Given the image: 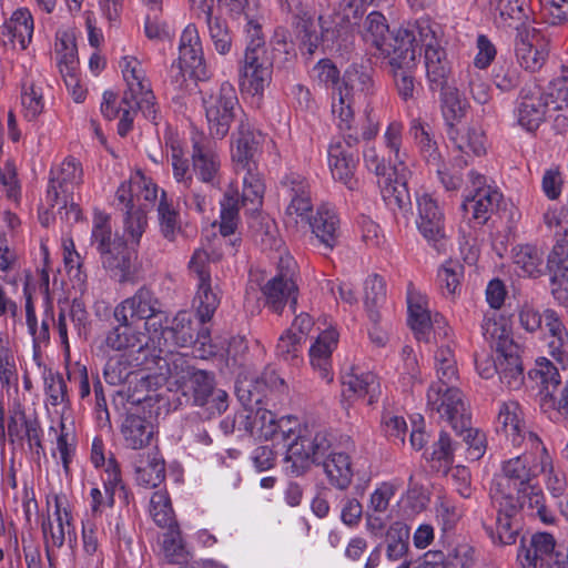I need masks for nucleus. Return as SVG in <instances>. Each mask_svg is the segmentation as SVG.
Returning a JSON list of instances; mask_svg holds the SVG:
<instances>
[{"label":"nucleus","mask_w":568,"mask_h":568,"mask_svg":"<svg viewBox=\"0 0 568 568\" xmlns=\"http://www.w3.org/2000/svg\"><path fill=\"white\" fill-rule=\"evenodd\" d=\"M252 436L258 438L278 439L281 438L285 446L292 443L298 433H295L291 425L292 420L290 417H282L276 419L274 413L262 407L261 405H252Z\"/></svg>","instance_id":"23"},{"label":"nucleus","mask_w":568,"mask_h":568,"mask_svg":"<svg viewBox=\"0 0 568 568\" xmlns=\"http://www.w3.org/2000/svg\"><path fill=\"white\" fill-rule=\"evenodd\" d=\"M82 174L81 164L73 158L65 159L58 170H52L45 197L48 205L67 209L75 186L82 182Z\"/></svg>","instance_id":"18"},{"label":"nucleus","mask_w":568,"mask_h":568,"mask_svg":"<svg viewBox=\"0 0 568 568\" xmlns=\"http://www.w3.org/2000/svg\"><path fill=\"white\" fill-rule=\"evenodd\" d=\"M458 444L453 442L450 435L446 432H440L438 439L433 444L429 454V460L434 463L433 467L437 469L448 468L454 464L455 452Z\"/></svg>","instance_id":"61"},{"label":"nucleus","mask_w":568,"mask_h":568,"mask_svg":"<svg viewBox=\"0 0 568 568\" xmlns=\"http://www.w3.org/2000/svg\"><path fill=\"white\" fill-rule=\"evenodd\" d=\"M427 408L437 413L453 427L467 424L470 413L457 385L430 384L427 390Z\"/></svg>","instance_id":"14"},{"label":"nucleus","mask_w":568,"mask_h":568,"mask_svg":"<svg viewBox=\"0 0 568 568\" xmlns=\"http://www.w3.org/2000/svg\"><path fill=\"white\" fill-rule=\"evenodd\" d=\"M493 507L497 511L495 527L484 525L487 535L494 544L511 545L516 541L518 528L514 526L513 518L518 513V501L514 500V509H508L500 501L491 500Z\"/></svg>","instance_id":"39"},{"label":"nucleus","mask_w":568,"mask_h":568,"mask_svg":"<svg viewBox=\"0 0 568 568\" xmlns=\"http://www.w3.org/2000/svg\"><path fill=\"white\" fill-rule=\"evenodd\" d=\"M120 67L128 84V90L122 97V104H130L131 100L136 99V91H141L144 85H149V82L145 80L144 70L136 58L124 57Z\"/></svg>","instance_id":"51"},{"label":"nucleus","mask_w":568,"mask_h":568,"mask_svg":"<svg viewBox=\"0 0 568 568\" xmlns=\"http://www.w3.org/2000/svg\"><path fill=\"white\" fill-rule=\"evenodd\" d=\"M133 465L135 480L140 486L155 488L165 478V464L158 453L139 455Z\"/></svg>","instance_id":"44"},{"label":"nucleus","mask_w":568,"mask_h":568,"mask_svg":"<svg viewBox=\"0 0 568 568\" xmlns=\"http://www.w3.org/2000/svg\"><path fill=\"white\" fill-rule=\"evenodd\" d=\"M384 144L385 148L389 151L390 154L394 155L393 160V171L397 172L398 170L407 171V166L405 164L406 161V152L402 151V142H403V125L397 121H393L388 124L385 133H384Z\"/></svg>","instance_id":"58"},{"label":"nucleus","mask_w":568,"mask_h":568,"mask_svg":"<svg viewBox=\"0 0 568 568\" xmlns=\"http://www.w3.org/2000/svg\"><path fill=\"white\" fill-rule=\"evenodd\" d=\"M497 432H503L514 446L526 445L527 448L541 452L542 467L549 465L550 455L537 434L529 430L521 406L515 400L499 404L496 419Z\"/></svg>","instance_id":"9"},{"label":"nucleus","mask_w":568,"mask_h":568,"mask_svg":"<svg viewBox=\"0 0 568 568\" xmlns=\"http://www.w3.org/2000/svg\"><path fill=\"white\" fill-rule=\"evenodd\" d=\"M273 63L267 53L245 50L241 68V87L252 95L263 94L272 80Z\"/></svg>","instance_id":"21"},{"label":"nucleus","mask_w":568,"mask_h":568,"mask_svg":"<svg viewBox=\"0 0 568 568\" xmlns=\"http://www.w3.org/2000/svg\"><path fill=\"white\" fill-rule=\"evenodd\" d=\"M416 226L422 236L436 245L445 237V214L443 207L429 193L416 194Z\"/></svg>","instance_id":"20"},{"label":"nucleus","mask_w":568,"mask_h":568,"mask_svg":"<svg viewBox=\"0 0 568 568\" xmlns=\"http://www.w3.org/2000/svg\"><path fill=\"white\" fill-rule=\"evenodd\" d=\"M549 465L542 467L541 452L526 447V452L509 458L501 464L500 474L496 475L491 487V500L500 501L508 509H514V494L524 493L540 473H545Z\"/></svg>","instance_id":"5"},{"label":"nucleus","mask_w":568,"mask_h":568,"mask_svg":"<svg viewBox=\"0 0 568 568\" xmlns=\"http://www.w3.org/2000/svg\"><path fill=\"white\" fill-rule=\"evenodd\" d=\"M549 99V93L545 95L537 87L523 89L516 108L518 124L528 132L536 131L545 121Z\"/></svg>","instance_id":"26"},{"label":"nucleus","mask_w":568,"mask_h":568,"mask_svg":"<svg viewBox=\"0 0 568 568\" xmlns=\"http://www.w3.org/2000/svg\"><path fill=\"white\" fill-rule=\"evenodd\" d=\"M220 204V234L229 253L235 254L242 242L241 236L235 233L239 221V199L235 194L226 192Z\"/></svg>","instance_id":"37"},{"label":"nucleus","mask_w":568,"mask_h":568,"mask_svg":"<svg viewBox=\"0 0 568 568\" xmlns=\"http://www.w3.org/2000/svg\"><path fill=\"white\" fill-rule=\"evenodd\" d=\"M114 324H111L104 334L101 349L108 352H142L150 347L152 342L155 345L154 337L149 336L144 328L134 325L126 314H118L113 311Z\"/></svg>","instance_id":"13"},{"label":"nucleus","mask_w":568,"mask_h":568,"mask_svg":"<svg viewBox=\"0 0 568 568\" xmlns=\"http://www.w3.org/2000/svg\"><path fill=\"white\" fill-rule=\"evenodd\" d=\"M158 329H160V335L155 342L158 346L175 345L187 347L199 344L204 353L210 355L216 353L215 347L211 344L209 328L202 327L197 329L194 326L192 314L186 311L179 312L165 327H163L162 318H160L158 321Z\"/></svg>","instance_id":"11"},{"label":"nucleus","mask_w":568,"mask_h":568,"mask_svg":"<svg viewBox=\"0 0 568 568\" xmlns=\"http://www.w3.org/2000/svg\"><path fill=\"white\" fill-rule=\"evenodd\" d=\"M55 57L62 77L79 73L77 45L71 38L63 37L55 43Z\"/></svg>","instance_id":"60"},{"label":"nucleus","mask_w":568,"mask_h":568,"mask_svg":"<svg viewBox=\"0 0 568 568\" xmlns=\"http://www.w3.org/2000/svg\"><path fill=\"white\" fill-rule=\"evenodd\" d=\"M33 30V18L27 8L16 10L11 18L1 27V33L8 36L11 41L17 39L23 50L31 42Z\"/></svg>","instance_id":"45"},{"label":"nucleus","mask_w":568,"mask_h":568,"mask_svg":"<svg viewBox=\"0 0 568 568\" xmlns=\"http://www.w3.org/2000/svg\"><path fill=\"white\" fill-rule=\"evenodd\" d=\"M365 306L373 323L381 320V308L386 303V284L377 274L371 275L365 281Z\"/></svg>","instance_id":"53"},{"label":"nucleus","mask_w":568,"mask_h":568,"mask_svg":"<svg viewBox=\"0 0 568 568\" xmlns=\"http://www.w3.org/2000/svg\"><path fill=\"white\" fill-rule=\"evenodd\" d=\"M118 314H126L129 320H145L144 331L154 328V333L158 332V321L163 314L161 310V302L155 294L148 287L143 286L139 288L133 296L125 298L114 308Z\"/></svg>","instance_id":"19"},{"label":"nucleus","mask_w":568,"mask_h":568,"mask_svg":"<svg viewBox=\"0 0 568 568\" xmlns=\"http://www.w3.org/2000/svg\"><path fill=\"white\" fill-rule=\"evenodd\" d=\"M530 378L540 385L541 407L547 408L550 397L559 390L561 377L559 369L546 357L536 359L535 367L529 372Z\"/></svg>","instance_id":"41"},{"label":"nucleus","mask_w":568,"mask_h":568,"mask_svg":"<svg viewBox=\"0 0 568 568\" xmlns=\"http://www.w3.org/2000/svg\"><path fill=\"white\" fill-rule=\"evenodd\" d=\"M359 139L348 134L345 140H334L327 150L328 166L334 180L343 183L348 190L357 187L355 170L358 162L357 144Z\"/></svg>","instance_id":"15"},{"label":"nucleus","mask_w":568,"mask_h":568,"mask_svg":"<svg viewBox=\"0 0 568 568\" xmlns=\"http://www.w3.org/2000/svg\"><path fill=\"white\" fill-rule=\"evenodd\" d=\"M124 446L139 450L150 445L155 427L151 418L136 413H128L120 426Z\"/></svg>","instance_id":"35"},{"label":"nucleus","mask_w":568,"mask_h":568,"mask_svg":"<svg viewBox=\"0 0 568 568\" xmlns=\"http://www.w3.org/2000/svg\"><path fill=\"white\" fill-rule=\"evenodd\" d=\"M264 140L263 133L252 123L247 114L239 118L236 130L232 133V159L235 166L252 165Z\"/></svg>","instance_id":"22"},{"label":"nucleus","mask_w":568,"mask_h":568,"mask_svg":"<svg viewBox=\"0 0 568 568\" xmlns=\"http://www.w3.org/2000/svg\"><path fill=\"white\" fill-rule=\"evenodd\" d=\"M338 343V333L335 329L323 331L310 347V362L318 372L322 379L333 381L332 355Z\"/></svg>","instance_id":"36"},{"label":"nucleus","mask_w":568,"mask_h":568,"mask_svg":"<svg viewBox=\"0 0 568 568\" xmlns=\"http://www.w3.org/2000/svg\"><path fill=\"white\" fill-rule=\"evenodd\" d=\"M162 550L166 561L171 565H182L189 559V551L179 530L171 529L163 535Z\"/></svg>","instance_id":"64"},{"label":"nucleus","mask_w":568,"mask_h":568,"mask_svg":"<svg viewBox=\"0 0 568 568\" xmlns=\"http://www.w3.org/2000/svg\"><path fill=\"white\" fill-rule=\"evenodd\" d=\"M236 171L239 174H243V204L250 202L253 205L252 210H257L262 204L265 187L257 172L256 163L252 165H240V169L236 168Z\"/></svg>","instance_id":"52"},{"label":"nucleus","mask_w":568,"mask_h":568,"mask_svg":"<svg viewBox=\"0 0 568 568\" xmlns=\"http://www.w3.org/2000/svg\"><path fill=\"white\" fill-rule=\"evenodd\" d=\"M491 81L500 92H510L521 83V72L513 61L499 58L491 70Z\"/></svg>","instance_id":"55"},{"label":"nucleus","mask_w":568,"mask_h":568,"mask_svg":"<svg viewBox=\"0 0 568 568\" xmlns=\"http://www.w3.org/2000/svg\"><path fill=\"white\" fill-rule=\"evenodd\" d=\"M377 89L374 80V69L368 64L352 63L344 71L342 85L338 88V94L349 99H367L375 94Z\"/></svg>","instance_id":"29"},{"label":"nucleus","mask_w":568,"mask_h":568,"mask_svg":"<svg viewBox=\"0 0 568 568\" xmlns=\"http://www.w3.org/2000/svg\"><path fill=\"white\" fill-rule=\"evenodd\" d=\"M361 36L386 59L399 53V43H396L397 29L390 32L386 18L381 12L373 11L365 18Z\"/></svg>","instance_id":"25"},{"label":"nucleus","mask_w":568,"mask_h":568,"mask_svg":"<svg viewBox=\"0 0 568 568\" xmlns=\"http://www.w3.org/2000/svg\"><path fill=\"white\" fill-rule=\"evenodd\" d=\"M483 335L497 354V374L509 389H518L524 383V368L519 346L514 342L510 329L503 323L486 318L481 325Z\"/></svg>","instance_id":"6"},{"label":"nucleus","mask_w":568,"mask_h":568,"mask_svg":"<svg viewBox=\"0 0 568 568\" xmlns=\"http://www.w3.org/2000/svg\"><path fill=\"white\" fill-rule=\"evenodd\" d=\"M513 263L519 276L538 278L545 274L544 253L534 245H518L513 248Z\"/></svg>","instance_id":"42"},{"label":"nucleus","mask_w":568,"mask_h":568,"mask_svg":"<svg viewBox=\"0 0 568 568\" xmlns=\"http://www.w3.org/2000/svg\"><path fill=\"white\" fill-rule=\"evenodd\" d=\"M406 172L398 170L394 172L396 179L394 182L389 181L383 187V197L387 205L393 210H398L404 215L412 212V200L406 181Z\"/></svg>","instance_id":"46"},{"label":"nucleus","mask_w":568,"mask_h":568,"mask_svg":"<svg viewBox=\"0 0 568 568\" xmlns=\"http://www.w3.org/2000/svg\"><path fill=\"white\" fill-rule=\"evenodd\" d=\"M525 0H488V7L497 23L511 26L514 21H521Z\"/></svg>","instance_id":"59"},{"label":"nucleus","mask_w":568,"mask_h":568,"mask_svg":"<svg viewBox=\"0 0 568 568\" xmlns=\"http://www.w3.org/2000/svg\"><path fill=\"white\" fill-rule=\"evenodd\" d=\"M342 393L347 399H363L367 405L374 404L381 395L377 376L361 367H352L342 376Z\"/></svg>","instance_id":"27"},{"label":"nucleus","mask_w":568,"mask_h":568,"mask_svg":"<svg viewBox=\"0 0 568 568\" xmlns=\"http://www.w3.org/2000/svg\"><path fill=\"white\" fill-rule=\"evenodd\" d=\"M307 221L315 239L326 251H332L338 242L339 220L334 207L328 204H322L316 213L308 216V213L302 221Z\"/></svg>","instance_id":"30"},{"label":"nucleus","mask_w":568,"mask_h":568,"mask_svg":"<svg viewBox=\"0 0 568 568\" xmlns=\"http://www.w3.org/2000/svg\"><path fill=\"white\" fill-rule=\"evenodd\" d=\"M459 84L464 93L469 94L480 105H485L491 100V89L483 71L468 67L460 72Z\"/></svg>","instance_id":"48"},{"label":"nucleus","mask_w":568,"mask_h":568,"mask_svg":"<svg viewBox=\"0 0 568 568\" xmlns=\"http://www.w3.org/2000/svg\"><path fill=\"white\" fill-rule=\"evenodd\" d=\"M408 323L418 339L426 338L433 321L427 308V298L415 290L412 283L407 286Z\"/></svg>","instance_id":"40"},{"label":"nucleus","mask_w":568,"mask_h":568,"mask_svg":"<svg viewBox=\"0 0 568 568\" xmlns=\"http://www.w3.org/2000/svg\"><path fill=\"white\" fill-rule=\"evenodd\" d=\"M202 103L209 124L210 135L222 140L230 131L231 123L245 114L240 106L235 88L227 81L211 91L203 92Z\"/></svg>","instance_id":"7"},{"label":"nucleus","mask_w":568,"mask_h":568,"mask_svg":"<svg viewBox=\"0 0 568 568\" xmlns=\"http://www.w3.org/2000/svg\"><path fill=\"white\" fill-rule=\"evenodd\" d=\"M124 214V234L129 236L130 245L126 240L112 233L110 219L105 214L94 215L91 232V245L99 253L102 266L121 283L132 280L136 272L134 245L140 243L148 225L146 213L142 209L129 210Z\"/></svg>","instance_id":"2"},{"label":"nucleus","mask_w":568,"mask_h":568,"mask_svg":"<svg viewBox=\"0 0 568 568\" xmlns=\"http://www.w3.org/2000/svg\"><path fill=\"white\" fill-rule=\"evenodd\" d=\"M386 537L388 540L387 558L389 560L403 558L408 550V528L402 523H395L387 530Z\"/></svg>","instance_id":"63"},{"label":"nucleus","mask_w":568,"mask_h":568,"mask_svg":"<svg viewBox=\"0 0 568 568\" xmlns=\"http://www.w3.org/2000/svg\"><path fill=\"white\" fill-rule=\"evenodd\" d=\"M448 74L445 73L438 82L427 77L430 90L439 91L442 112L446 123L453 129L454 122L460 120L467 110L468 102L459 93V90L448 83Z\"/></svg>","instance_id":"34"},{"label":"nucleus","mask_w":568,"mask_h":568,"mask_svg":"<svg viewBox=\"0 0 568 568\" xmlns=\"http://www.w3.org/2000/svg\"><path fill=\"white\" fill-rule=\"evenodd\" d=\"M192 142V163L194 173L202 182L211 184L212 186L217 185L220 162L213 150L212 142L202 135L193 136Z\"/></svg>","instance_id":"31"},{"label":"nucleus","mask_w":568,"mask_h":568,"mask_svg":"<svg viewBox=\"0 0 568 568\" xmlns=\"http://www.w3.org/2000/svg\"><path fill=\"white\" fill-rule=\"evenodd\" d=\"M396 43H399V51H404L405 48L412 51L414 61H416V48H423L426 74L435 81L438 82L445 73H449L450 68L443 45V30L437 22L422 18L413 24L399 27Z\"/></svg>","instance_id":"4"},{"label":"nucleus","mask_w":568,"mask_h":568,"mask_svg":"<svg viewBox=\"0 0 568 568\" xmlns=\"http://www.w3.org/2000/svg\"><path fill=\"white\" fill-rule=\"evenodd\" d=\"M560 557L556 539L548 532H536L529 538L523 537L517 560L523 568H551Z\"/></svg>","instance_id":"17"},{"label":"nucleus","mask_w":568,"mask_h":568,"mask_svg":"<svg viewBox=\"0 0 568 568\" xmlns=\"http://www.w3.org/2000/svg\"><path fill=\"white\" fill-rule=\"evenodd\" d=\"M514 498L518 499V510L526 509L530 515L537 516L545 524H552L554 514L545 505V495L537 485H529L524 493L514 494Z\"/></svg>","instance_id":"49"},{"label":"nucleus","mask_w":568,"mask_h":568,"mask_svg":"<svg viewBox=\"0 0 568 568\" xmlns=\"http://www.w3.org/2000/svg\"><path fill=\"white\" fill-rule=\"evenodd\" d=\"M169 372L185 404L205 408L209 417L221 415L227 409L229 395L215 388L212 373L189 365L183 357L174 358Z\"/></svg>","instance_id":"3"},{"label":"nucleus","mask_w":568,"mask_h":568,"mask_svg":"<svg viewBox=\"0 0 568 568\" xmlns=\"http://www.w3.org/2000/svg\"><path fill=\"white\" fill-rule=\"evenodd\" d=\"M204 20L214 50L221 55L229 54L233 47L234 33L227 21L220 16H214L209 8L206 14H204Z\"/></svg>","instance_id":"47"},{"label":"nucleus","mask_w":568,"mask_h":568,"mask_svg":"<svg viewBox=\"0 0 568 568\" xmlns=\"http://www.w3.org/2000/svg\"><path fill=\"white\" fill-rule=\"evenodd\" d=\"M409 132L418 145L422 158L430 170L444 162L435 134L427 123L422 122L419 119H414L410 122Z\"/></svg>","instance_id":"43"},{"label":"nucleus","mask_w":568,"mask_h":568,"mask_svg":"<svg viewBox=\"0 0 568 568\" xmlns=\"http://www.w3.org/2000/svg\"><path fill=\"white\" fill-rule=\"evenodd\" d=\"M467 178L462 209L471 215L476 225L481 226L501 209L505 199L499 189L488 184L487 178L479 172L470 170Z\"/></svg>","instance_id":"8"},{"label":"nucleus","mask_w":568,"mask_h":568,"mask_svg":"<svg viewBox=\"0 0 568 568\" xmlns=\"http://www.w3.org/2000/svg\"><path fill=\"white\" fill-rule=\"evenodd\" d=\"M158 217L160 232L163 237L170 242L175 241L181 233V217L178 209L174 207L172 200L168 199L166 192L161 190V197L158 205Z\"/></svg>","instance_id":"50"},{"label":"nucleus","mask_w":568,"mask_h":568,"mask_svg":"<svg viewBox=\"0 0 568 568\" xmlns=\"http://www.w3.org/2000/svg\"><path fill=\"white\" fill-rule=\"evenodd\" d=\"M321 34L320 45L336 51H348L354 43V26L348 16L337 17L332 22H328L323 17H318Z\"/></svg>","instance_id":"28"},{"label":"nucleus","mask_w":568,"mask_h":568,"mask_svg":"<svg viewBox=\"0 0 568 568\" xmlns=\"http://www.w3.org/2000/svg\"><path fill=\"white\" fill-rule=\"evenodd\" d=\"M515 53L523 68L530 72L538 71L545 63L548 51L537 34L520 32L515 43Z\"/></svg>","instance_id":"38"},{"label":"nucleus","mask_w":568,"mask_h":568,"mask_svg":"<svg viewBox=\"0 0 568 568\" xmlns=\"http://www.w3.org/2000/svg\"><path fill=\"white\" fill-rule=\"evenodd\" d=\"M53 517L55 524L52 521L49 516L47 519H43L41 524V529L44 538L47 555L50 558L49 547L61 548L64 545L65 536L69 537L74 535V527L72 525V515L71 511L62 506V503L59 497H55L54 500V511Z\"/></svg>","instance_id":"32"},{"label":"nucleus","mask_w":568,"mask_h":568,"mask_svg":"<svg viewBox=\"0 0 568 568\" xmlns=\"http://www.w3.org/2000/svg\"><path fill=\"white\" fill-rule=\"evenodd\" d=\"M239 399L244 405V409L235 414L236 432L239 436H252V405L263 404V396L258 390L253 392L250 386L247 388H237Z\"/></svg>","instance_id":"54"},{"label":"nucleus","mask_w":568,"mask_h":568,"mask_svg":"<svg viewBox=\"0 0 568 568\" xmlns=\"http://www.w3.org/2000/svg\"><path fill=\"white\" fill-rule=\"evenodd\" d=\"M354 100L343 94H338V100L332 104V112L338 120L337 126L342 133L339 140H345L348 134L355 135L359 139L357 129L353 125L354 122V110L352 108Z\"/></svg>","instance_id":"62"},{"label":"nucleus","mask_w":568,"mask_h":568,"mask_svg":"<svg viewBox=\"0 0 568 568\" xmlns=\"http://www.w3.org/2000/svg\"><path fill=\"white\" fill-rule=\"evenodd\" d=\"M171 78L178 85L185 81L186 73L195 80L209 78L202 41L195 24H187L180 37L179 58L171 65Z\"/></svg>","instance_id":"10"},{"label":"nucleus","mask_w":568,"mask_h":568,"mask_svg":"<svg viewBox=\"0 0 568 568\" xmlns=\"http://www.w3.org/2000/svg\"><path fill=\"white\" fill-rule=\"evenodd\" d=\"M189 267L197 278V293L194 298L196 315L201 324H205L211 321L220 304V297L211 286L209 254L204 250H196L191 257Z\"/></svg>","instance_id":"16"},{"label":"nucleus","mask_w":568,"mask_h":568,"mask_svg":"<svg viewBox=\"0 0 568 568\" xmlns=\"http://www.w3.org/2000/svg\"><path fill=\"white\" fill-rule=\"evenodd\" d=\"M281 193L287 202L285 213L294 223L297 224L298 219L303 220L312 211L311 187L304 176L297 173L286 175L281 182Z\"/></svg>","instance_id":"24"},{"label":"nucleus","mask_w":568,"mask_h":568,"mask_svg":"<svg viewBox=\"0 0 568 568\" xmlns=\"http://www.w3.org/2000/svg\"><path fill=\"white\" fill-rule=\"evenodd\" d=\"M355 450L351 437L339 439L329 429L317 425H305L288 444L284 458L286 471L301 476L310 464L321 466L328 484L339 490L349 488L353 477L352 453Z\"/></svg>","instance_id":"1"},{"label":"nucleus","mask_w":568,"mask_h":568,"mask_svg":"<svg viewBox=\"0 0 568 568\" xmlns=\"http://www.w3.org/2000/svg\"><path fill=\"white\" fill-rule=\"evenodd\" d=\"M296 263L291 256L281 257L277 273L262 287L265 305L281 314L286 304L295 312L298 287L295 283Z\"/></svg>","instance_id":"12"},{"label":"nucleus","mask_w":568,"mask_h":568,"mask_svg":"<svg viewBox=\"0 0 568 568\" xmlns=\"http://www.w3.org/2000/svg\"><path fill=\"white\" fill-rule=\"evenodd\" d=\"M390 67V73L394 79V84L398 95L404 100L408 101L414 99L415 94V77L414 72L417 67V62L414 61V54L412 51L404 49L396 55L387 59Z\"/></svg>","instance_id":"33"},{"label":"nucleus","mask_w":568,"mask_h":568,"mask_svg":"<svg viewBox=\"0 0 568 568\" xmlns=\"http://www.w3.org/2000/svg\"><path fill=\"white\" fill-rule=\"evenodd\" d=\"M456 435L463 438L466 445V458L471 462L479 460L486 453L487 438L484 432L470 426V418L463 427H453Z\"/></svg>","instance_id":"56"},{"label":"nucleus","mask_w":568,"mask_h":568,"mask_svg":"<svg viewBox=\"0 0 568 568\" xmlns=\"http://www.w3.org/2000/svg\"><path fill=\"white\" fill-rule=\"evenodd\" d=\"M434 358L437 381L432 384L457 385L458 371L453 351L449 347H440Z\"/></svg>","instance_id":"57"}]
</instances>
